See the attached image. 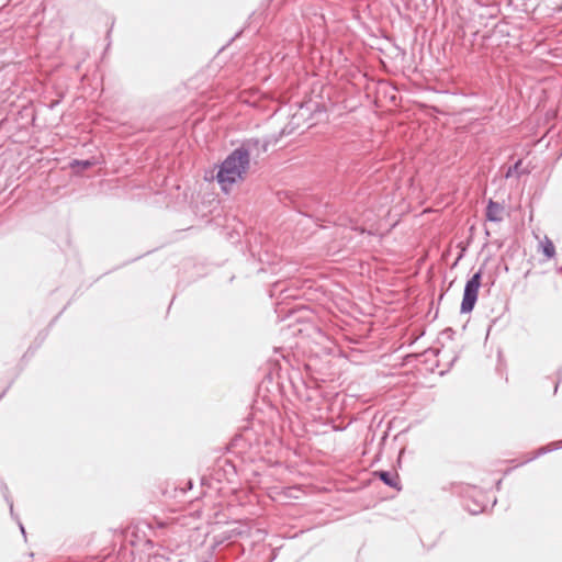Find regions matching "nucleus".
Returning <instances> with one entry per match:
<instances>
[{
    "label": "nucleus",
    "mask_w": 562,
    "mask_h": 562,
    "mask_svg": "<svg viewBox=\"0 0 562 562\" xmlns=\"http://www.w3.org/2000/svg\"><path fill=\"white\" fill-rule=\"evenodd\" d=\"M482 271L479 270L475 272L470 280L467 281L463 299L461 302L460 312L462 314L470 313L473 311L475 303L477 301L479 289L481 285Z\"/></svg>",
    "instance_id": "nucleus-2"
},
{
    "label": "nucleus",
    "mask_w": 562,
    "mask_h": 562,
    "mask_svg": "<svg viewBox=\"0 0 562 562\" xmlns=\"http://www.w3.org/2000/svg\"><path fill=\"white\" fill-rule=\"evenodd\" d=\"M20 528H21L22 533H25L24 527L21 524H20Z\"/></svg>",
    "instance_id": "nucleus-10"
},
{
    "label": "nucleus",
    "mask_w": 562,
    "mask_h": 562,
    "mask_svg": "<svg viewBox=\"0 0 562 562\" xmlns=\"http://www.w3.org/2000/svg\"><path fill=\"white\" fill-rule=\"evenodd\" d=\"M81 166L83 169H87L92 166V162L90 160H75L71 166Z\"/></svg>",
    "instance_id": "nucleus-7"
},
{
    "label": "nucleus",
    "mask_w": 562,
    "mask_h": 562,
    "mask_svg": "<svg viewBox=\"0 0 562 562\" xmlns=\"http://www.w3.org/2000/svg\"><path fill=\"white\" fill-rule=\"evenodd\" d=\"M520 166H521V160L516 161L513 166H510L508 168L507 172L505 173V177L509 178L514 175L520 176L521 175V171L519 170Z\"/></svg>",
    "instance_id": "nucleus-6"
},
{
    "label": "nucleus",
    "mask_w": 562,
    "mask_h": 562,
    "mask_svg": "<svg viewBox=\"0 0 562 562\" xmlns=\"http://www.w3.org/2000/svg\"><path fill=\"white\" fill-rule=\"evenodd\" d=\"M249 161L248 149L239 147L233 150L220 165L216 179L224 192L228 193L234 183L243 180L249 168Z\"/></svg>",
    "instance_id": "nucleus-1"
},
{
    "label": "nucleus",
    "mask_w": 562,
    "mask_h": 562,
    "mask_svg": "<svg viewBox=\"0 0 562 562\" xmlns=\"http://www.w3.org/2000/svg\"><path fill=\"white\" fill-rule=\"evenodd\" d=\"M469 512L473 515H476L481 512H483L484 507L483 506H480L477 504L474 505V507H471L470 505H467Z\"/></svg>",
    "instance_id": "nucleus-8"
},
{
    "label": "nucleus",
    "mask_w": 562,
    "mask_h": 562,
    "mask_svg": "<svg viewBox=\"0 0 562 562\" xmlns=\"http://www.w3.org/2000/svg\"><path fill=\"white\" fill-rule=\"evenodd\" d=\"M540 246L542 248V252L543 255L548 258V259H551L555 256V247L552 243V240L549 238V237H544L541 241H540Z\"/></svg>",
    "instance_id": "nucleus-5"
},
{
    "label": "nucleus",
    "mask_w": 562,
    "mask_h": 562,
    "mask_svg": "<svg viewBox=\"0 0 562 562\" xmlns=\"http://www.w3.org/2000/svg\"><path fill=\"white\" fill-rule=\"evenodd\" d=\"M8 502H9L11 514H13V503L11 501H8Z\"/></svg>",
    "instance_id": "nucleus-9"
},
{
    "label": "nucleus",
    "mask_w": 562,
    "mask_h": 562,
    "mask_svg": "<svg viewBox=\"0 0 562 562\" xmlns=\"http://www.w3.org/2000/svg\"><path fill=\"white\" fill-rule=\"evenodd\" d=\"M385 485L393 487L397 491L401 490L400 476L396 472L378 471L374 473Z\"/></svg>",
    "instance_id": "nucleus-3"
},
{
    "label": "nucleus",
    "mask_w": 562,
    "mask_h": 562,
    "mask_svg": "<svg viewBox=\"0 0 562 562\" xmlns=\"http://www.w3.org/2000/svg\"><path fill=\"white\" fill-rule=\"evenodd\" d=\"M504 207L492 200H490L486 207V218L491 222H501L503 220Z\"/></svg>",
    "instance_id": "nucleus-4"
}]
</instances>
